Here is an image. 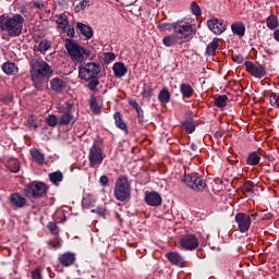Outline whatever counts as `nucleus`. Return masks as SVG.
<instances>
[{
	"mask_svg": "<svg viewBox=\"0 0 279 279\" xmlns=\"http://www.w3.org/2000/svg\"><path fill=\"white\" fill-rule=\"evenodd\" d=\"M29 68L31 78L35 88H40L45 81L53 75V68L43 59H32Z\"/></svg>",
	"mask_w": 279,
	"mask_h": 279,
	"instance_id": "nucleus-1",
	"label": "nucleus"
},
{
	"mask_svg": "<svg viewBox=\"0 0 279 279\" xmlns=\"http://www.w3.org/2000/svg\"><path fill=\"white\" fill-rule=\"evenodd\" d=\"M25 19L21 14L10 16L8 14L0 15V29L7 32L11 38H16L20 34H23V24Z\"/></svg>",
	"mask_w": 279,
	"mask_h": 279,
	"instance_id": "nucleus-2",
	"label": "nucleus"
},
{
	"mask_svg": "<svg viewBox=\"0 0 279 279\" xmlns=\"http://www.w3.org/2000/svg\"><path fill=\"white\" fill-rule=\"evenodd\" d=\"M99 73H101V65L95 62H88L78 66V77L88 83L89 90H95L99 84Z\"/></svg>",
	"mask_w": 279,
	"mask_h": 279,
	"instance_id": "nucleus-3",
	"label": "nucleus"
},
{
	"mask_svg": "<svg viewBox=\"0 0 279 279\" xmlns=\"http://www.w3.org/2000/svg\"><path fill=\"white\" fill-rule=\"evenodd\" d=\"M65 49L72 62H75V64H83L84 60L90 58V50L82 47L77 41L71 38L65 39Z\"/></svg>",
	"mask_w": 279,
	"mask_h": 279,
	"instance_id": "nucleus-4",
	"label": "nucleus"
},
{
	"mask_svg": "<svg viewBox=\"0 0 279 279\" xmlns=\"http://www.w3.org/2000/svg\"><path fill=\"white\" fill-rule=\"evenodd\" d=\"M172 27L178 45H184L195 36V28L189 22H177L172 24Z\"/></svg>",
	"mask_w": 279,
	"mask_h": 279,
	"instance_id": "nucleus-5",
	"label": "nucleus"
},
{
	"mask_svg": "<svg viewBox=\"0 0 279 279\" xmlns=\"http://www.w3.org/2000/svg\"><path fill=\"white\" fill-rule=\"evenodd\" d=\"M113 195L118 202H130L132 198V184L128 177L120 175L114 185Z\"/></svg>",
	"mask_w": 279,
	"mask_h": 279,
	"instance_id": "nucleus-6",
	"label": "nucleus"
},
{
	"mask_svg": "<svg viewBox=\"0 0 279 279\" xmlns=\"http://www.w3.org/2000/svg\"><path fill=\"white\" fill-rule=\"evenodd\" d=\"M49 187L44 182H32L24 189L26 197H45Z\"/></svg>",
	"mask_w": 279,
	"mask_h": 279,
	"instance_id": "nucleus-7",
	"label": "nucleus"
},
{
	"mask_svg": "<svg viewBox=\"0 0 279 279\" xmlns=\"http://www.w3.org/2000/svg\"><path fill=\"white\" fill-rule=\"evenodd\" d=\"M256 217L258 214H245V213H238L235 215V223H238L239 231L245 233L252 227V221H256Z\"/></svg>",
	"mask_w": 279,
	"mask_h": 279,
	"instance_id": "nucleus-8",
	"label": "nucleus"
},
{
	"mask_svg": "<svg viewBox=\"0 0 279 279\" xmlns=\"http://www.w3.org/2000/svg\"><path fill=\"white\" fill-rule=\"evenodd\" d=\"M182 182L186 184L193 191H204L206 189V181L197 175V173H191L182 179Z\"/></svg>",
	"mask_w": 279,
	"mask_h": 279,
	"instance_id": "nucleus-9",
	"label": "nucleus"
},
{
	"mask_svg": "<svg viewBox=\"0 0 279 279\" xmlns=\"http://www.w3.org/2000/svg\"><path fill=\"white\" fill-rule=\"evenodd\" d=\"M104 158H106V156L104 155V149H101V147L97 146V145H93L89 149V167L95 168V167H99V165H101V162H104Z\"/></svg>",
	"mask_w": 279,
	"mask_h": 279,
	"instance_id": "nucleus-10",
	"label": "nucleus"
},
{
	"mask_svg": "<svg viewBox=\"0 0 279 279\" xmlns=\"http://www.w3.org/2000/svg\"><path fill=\"white\" fill-rule=\"evenodd\" d=\"M9 206L13 210H21V208H25V206H27V198L19 192L12 193L9 196Z\"/></svg>",
	"mask_w": 279,
	"mask_h": 279,
	"instance_id": "nucleus-11",
	"label": "nucleus"
},
{
	"mask_svg": "<svg viewBox=\"0 0 279 279\" xmlns=\"http://www.w3.org/2000/svg\"><path fill=\"white\" fill-rule=\"evenodd\" d=\"M179 245L182 247V250H189L192 252V250H197V247H199V241L197 240V236L186 234L180 239Z\"/></svg>",
	"mask_w": 279,
	"mask_h": 279,
	"instance_id": "nucleus-12",
	"label": "nucleus"
},
{
	"mask_svg": "<svg viewBox=\"0 0 279 279\" xmlns=\"http://www.w3.org/2000/svg\"><path fill=\"white\" fill-rule=\"evenodd\" d=\"M246 71L253 75V77H265L267 75V70L264 65L260 64H254L251 61L244 62Z\"/></svg>",
	"mask_w": 279,
	"mask_h": 279,
	"instance_id": "nucleus-13",
	"label": "nucleus"
},
{
	"mask_svg": "<svg viewBox=\"0 0 279 279\" xmlns=\"http://www.w3.org/2000/svg\"><path fill=\"white\" fill-rule=\"evenodd\" d=\"M166 258L169 260L170 264L174 265L175 267H184L185 260L184 257L178 252H168L166 253Z\"/></svg>",
	"mask_w": 279,
	"mask_h": 279,
	"instance_id": "nucleus-14",
	"label": "nucleus"
},
{
	"mask_svg": "<svg viewBox=\"0 0 279 279\" xmlns=\"http://www.w3.org/2000/svg\"><path fill=\"white\" fill-rule=\"evenodd\" d=\"M210 32L216 34V36L223 34V32H226V23H223V20L213 17L210 20Z\"/></svg>",
	"mask_w": 279,
	"mask_h": 279,
	"instance_id": "nucleus-15",
	"label": "nucleus"
},
{
	"mask_svg": "<svg viewBox=\"0 0 279 279\" xmlns=\"http://www.w3.org/2000/svg\"><path fill=\"white\" fill-rule=\"evenodd\" d=\"M145 202L148 206H160L162 197L157 192H146Z\"/></svg>",
	"mask_w": 279,
	"mask_h": 279,
	"instance_id": "nucleus-16",
	"label": "nucleus"
},
{
	"mask_svg": "<svg viewBox=\"0 0 279 279\" xmlns=\"http://www.w3.org/2000/svg\"><path fill=\"white\" fill-rule=\"evenodd\" d=\"M76 29L80 32V34H82L84 38H86V40H90V38H93L94 36L93 27L82 22L76 23Z\"/></svg>",
	"mask_w": 279,
	"mask_h": 279,
	"instance_id": "nucleus-17",
	"label": "nucleus"
},
{
	"mask_svg": "<svg viewBox=\"0 0 279 279\" xmlns=\"http://www.w3.org/2000/svg\"><path fill=\"white\" fill-rule=\"evenodd\" d=\"M50 88L54 93H62V90H66V82L60 77H54L50 81Z\"/></svg>",
	"mask_w": 279,
	"mask_h": 279,
	"instance_id": "nucleus-18",
	"label": "nucleus"
},
{
	"mask_svg": "<svg viewBox=\"0 0 279 279\" xmlns=\"http://www.w3.org/2000/svg\"><path fill=\"white\" fill-rule=\"evenodd\" d=\"M59 263L62 267H71V265L75 264V254L73 253H63L59 256Z\"/></svg>",
	"mask_w": 279,
	"mask_h": 279,
	"instance_id": "nucleus-19",
	"label": "nucleus"
},
{
	"mask_svg": "<svg viewBox=\"0 0 279 279\" xmlns=\"http://www.w3.org/2000/svg\"><path fill=\"white\" fill-rule=\"evenodd\" d=\"M113 119H114L116 126L119 128V130H122V132H124L125 134H128V124L123 120L121 112L117 111L113 114Z\"/></svg>",
	"mask_w": 279,
	"mask_h": 279,
	"instance_id": "nucleus-20",
	"label": "nucleus"
},
{
	"mask_svg": "<svg viewBox=\"0 0 279 279\" xmlns=\"http://www.w3.org/2000/svg\"><path fill=\"white\" fill-rule=\"evenodd\" d=\"M70 123H75V117L73 116V111L71 110L64 112L59 118V125H69Z\"/></svg>",
	"mask_w": 279,
	"mask_h": 279,
	"instance_id": "nucleus-21",
	"label": "nucleus"
},
{
	"mask_svg": "<svg viewBox=\"0 0 279 279\" xmlns=\"http://www.w3.org/2000/svg\"><path fill=\"white\" fill-rule=\"evenodd\" d=\"M2 71L5 75H16L19 73V66L14 62H5L2 64Z\"/></svg>",
	"mask_w": 279,
	"mask_h": 279,
	"instance_id": "nucleus-22",
	"label": "nucleus"
},
{
	"mask_svg": "<svg viewBox=\"0 0 279 279\" xmlns=\"http://www.w3.org/2000/svg\"><path fill=\"white\" fill-rule=\"evenodd\" d=\"M113 73L117 77H123L128 73V68H125V63L123 62L114 63Z\"/></svg>",
	"mask_w": 279,
	"mask_h": 279,
	"instance_id": "nucleus-23",
	"label": "nucleus"
},
{
	"mask_svg": "<svg viewBox=\"0 0 279 279\" xmlns=\"http://www.w3.org/2000/svg\"><path fill=\"white\" fill-rule=\"evenodd\" d=\"M31 156H32L33 160H35V162H37V165H40V166L45 165V154H43L37 148L31 149Z\"/></svg>",
	"mask_w": 279,
	"mask_h": 279,
	"instance_id": "nucleus-24",
	"label": "nucleus"
},
{
	"mask_svg": "<svg viewBox=\"0 0 279 279\" xmlns=\"http://www.w3.org/2000/svg\"><path fill=\"white\" fill-rule=\"evenodd\" d=\"M58 28L61 29L62 34L66 32V27H69V16L65 14H60L57 20Z\"/></svg>",
	"mask_w": 279,
	"mask_h": 279,
	"instance_id": "nucleus-25",
	"label": "nucleus"
},
{
	"mask_svg": "<svg viewBox=\"0 0 279 279\" xmlns=\"http://www.w3.org/2000/svg\"><path fill=\"white\" fill-rule=\"evenodd\" d=\"M231 31L233 34H235V36H240V38L245 36V25L241 22L233 23L231 25Z\"/></svg>",
	"mask_w": 279,
	"mask_h": 279,
	"instance_id": "nucleus-26",
	"label": "nucleus"
},
{
	"mask_svg": "<svg viewBox=\"0 0 279 279\" xmlns=\"http://www.w3.org/2000/svg\"><path fill=\"white\" fill-rule=\"evenodd\" d=\"M242 193L245 195V197H254V183L251 181L244 182Z\"/></svg>",
	"mask_w": 279,
	"mask_h": 279,
	"instance_id": "nucleus-27",
	"label": "nucleus"
},
{
	"mask_svg": "<svg viewBox=\"0 0 279 279\" xmlns=\"http://www.w3.org/2000/svg\"><path fill=\"white\" fill-rule=\"evenodd\" d=\"M266 25L268 29H278L279 27V21L278 16L271 14L266 19Z\"/></svg>",
	"mask_w": 279,
	"mask_h": 279,
	"instance_id": "nucleus-28",
	"label": "nucleus"
},
{
	"mask_svg": "<svg viewBox=\"0 0 279 279\" xmlns=\"http://www.w3.org/2000/svg\"><path fill=\"white\" fill-rule=\"evenodd\" d=\"M158 99L160 104H169L171 100V94L169 93V89L162 88L158 94Z\"/></svg>",
	"mask_w": 279,
	"mask_h": 279,
	"instance_id": "nucleus-29",
	"label": "nucleus"
},
{
	"mask_svg": "<svg viewBox=\"0 0 279 279\" xmlns=\"http://www.w3.org/2000/svg\"><path fill=\"white\" fill-rule=\"evenodd\" d=\"M180 90L183 97L185 98L193 97V87L190 84L182 83L180 85Z\"/></svg>",
	"mask_w": 279,
	"mask_h": 279,
	"instance_id": "nucleus-30",
	"label": "nucleus"
},
{
	"mask_svg": "<svg viewBox=\"0 0 279 279\" xmlns=\"http://www.w3.org/2000/svg\"><path fill=\"white\" fill-rule=\"evenodd\" d=\"M258 162H260V154H259V153H256V151L251 153V154L248 155V158H247V160H246V163H247V165H251V166H256V165H258Z\"/></svg>",
	"mask_w": 279,
	"mask_h": 279,
	"instance_id": "nucleus-31",
	"label": "nucleus"
},
{
	"mask_svg": "<svg viewBox=\"0 0 279 279\" xmlns=\"http://www.w3.org/2000/svg\"><path fill=\"white\" fill-rule=\"evenodd\" d=\"M49 49H51V41H49V39H43L38 45L37 51L45 53L49 51Z\"/></svg>",
	"mask_w": 279,
	"mask_h": 279,
	"instance_id": "nucleus-32",
	"label": "nucleus"
},
{
	"mask_svg": "<svg viewBox=\"0 0 279 279\" xmlns=\"http://www.w3.org/2000/svg\"><path fill=\"white\" fill-rule=\"evenodd\" d=\"M162 43L165 47H173L175 43H178V38L175 37V34L173 35H167L163 37Z\"/></svg>",
	"mask_w": 279,
	"mask_h": 279,
	"instance_id": "nucleus-33",
	"label": "nucleus"
},
{
	"mask_svg": "<svg viewBox=\"0 0 279 279\" xmlns=\"http://www.w3.org/2000/svg\"><path fill=\"white\" fill-rule=\"evenodd\" d=\"M49 180L52 184H58V182H62V180H64V175L60 171L52 172L49 174Z\"/></svg>",
	"mask_w": 279,
	"mask_h": 279,
	"instance_id": "nucleus-34",
	"label": "nucleus"
},
{
	"mask_svg": "<svg viewBox=\"0 0 279 279\" xmlns=\"http://www.w3.org/2000/svg\"><path fill=\"white\" fill-rule=\"evenodd\" d=\"M8 168L11 171V173H19V171H21V166L19 165V160L16 159H11L8 162Z\"/></svg>",
	"mask_w": 279,
	"mask_h": 279,
	"instance_id": "nucleus-35",
	"label": "nucleus"
},
{
	"mask_svg": "<svg viewBox=\"0 0 279 279\" xmlns=\"http://www.w3.org/2000/svg\"><path fill=\"white\" fill-rule=\"evenodd\" d=\"M45 121L49 128H56V125L59 123L58 117H56V114H49L46 117Z\"/></svg>",
	"mask_w": 279,
	"mask_h": 279,
	"instance_id": "nucleus-36",
	"label": "nucleus"
},
{
	"mask_svg": "<svg viewBox=\"0 0 279 279\" xmlns=\"http://www.w3.org/2000/svg\"><path fill=\"white\" fill-rule=\"evenodd\" d=\"M230 100V96L222 95L215 98V106H226Z\"/></svg>",
	"mask_w": 279,
	"mask_h": 279,
	"instance_id": "nucleus-37",
	"label": "nucleus"
},
{
	"mask_svg": "<svg viewBox=\"0 0 279 279\" xmlns=\"http://www.w3.org/2000/svg\"><path fill=\"white\" fill-rule=\"evenodd\" d=\"M183 128L189 132V134H193L195 132V122L193 120L182 122Z\"/></svg>",
	"mask_w": 279,
	"mask_h": 279,
	"instance_id": "nucleus-38",
	"label": "nucleus"
},
{
	"mask_svg": "<svg viewBox=\"0 0 279 279\" xmlns=\"http://www.w3.org/2000/svg\"><path fill=\"white\" fill-rule=\"evenodd\" d=\"M12 101H14V94L12 93H8L1 96V102L4 105L12 104Z\"/></svg>",
	"mask_w": 279,
	"mask_h": 279,
	"instance_id": "nucleus-39",
	"label": "nucleus"
},
{
	"mask_svg": "<svg viewBox=\"0 0 279 279\" xmlns=\"http://www.w3.org/2000/svg\"><path fill=\"white\" fill-rule=\"evenodd\" d=\"M217 49H219V38H214L210 43V56H215Z\"/></svg>",
	"mask_w": 279,
	"mask_h": 279,
	"instance_id": "nucleus-40",
	"label": "nucleus"
},
{
	"mask_svg": "<svg viewBox=\"0 0 279 279\" xmlns=\"http://www.w3.org/2000/svg\"><path fill=\"white\" fill-rule=\"evenodd\" d=\"M269 101H270V106H279V95L276 93H271Z\"/></svg>",
	"mask_w": 279,
	"mask_h": 279,
	"instance_id": "nucleus-41",
	"label": "nucleus"
},
{
	"mask_svg": "<svg viewBox=\"0 0 279 279\" xmlns=\"http://www.w3.org/2000/svg\"><path fill=\"white\" fill-rule=\"evenodd\" d=\"M191 10L195 16H199V14H202V9H199V5L196 2H192Z\"/></svg>",
	"mask_w": 279,
	"mask_h": 279,
	"instance_id": "nucleus-42",
	"label": "nucleus"
},
{
	"mask_svg": "<svg viewBox=\"0 0 279 279\" xmlns=\"http://www.w3.org/2000/svg\"><path fill=\"white\" fill-rule=\"evenodd\" d=\"M93 204H95V201H93L90 196L83 198V206H85V208H92Z\"/></svg>",
	"mask_w": 279,
	"mask_h": 279,
	"instance_id": "nucleus-43",
	"label": "nucleus"
},
{
	"mask_svg": "<svg viewBox=\"0 0 279 279\" xmlns=\"http://www.w3.org/2000/svg\"><path fill=\"white\" fill-rule=\"evenodd\" d=\"M262 221H269L274 215H271V213L269 211H263L260 215H259Z\"/></svg>",
	"mask_w": 279,
	"mask_h": 279,
	"instance_id": "nucleus-44",
	"label": "nucleus"
},
{
	"mask_svg": "<svg viewBox=\"0 0 279 279\" xmlns=\"http://www.w3.org/2000/svg\"><path fill=\"white\" fill-rule=\"evenodd\" d=\"M88 112H90V114H101V107L90 106Z\"/></svg>",
	"mask_w": 279,
	"mask_h": 279,
	"instance_id": "nucleus-45",
	"label": "nucleus"
},
{
	"mask_svg": "<svg viewBox=\"0 0 279 279\" xmlns=\"http://www.w3.org/2000/svg\"><path fill=\"white\" fill-rule=\"evenodd\" d=\"M114 52H107L105 53V61L110 64V62H114Z\"/></svg>",
	"mask_w": 279,
	"mask_h": 279,
	"instance_id": "nucleus-46",
	"label": "nucleus"
},
{
	"mask_svg": "<svg viewBox=\"0 0 279 279\" xmlns=\"http://www.w3.org/2000/svg\"><path fill=\"white\" fill-rule=\"evenodd\" d=\"M32 278L33 279H43L41 269L37 268V269L33 270L32 271Z\"/></svg>",
	"mask_w": 279,
	"mask_h": 279,
	"instance_id": "nucleus-47",
	"label": "nucleus"
},
{
	"mask_svg": "<svg viewBox=\"0 0 279 279\" xmlns=\"http://www.w3.org/2000/svg\"><path fill=\"white\" fill-rule=\"evenodd\" d=\"M48 229L50 230V232H52V234L58 235V225H56V222H49L48 225Z\"/></svg>",
	"mask_w": 279,
	"mask_h": 279,
	"instance_id": "nucleus-48",
	"label": "nucleus"
},
{
	"mask_svg": "<svg viewBox=\"0 0 279 279\" xmlns=\"http://www.w3.org/2000/svg\"><path fill=\"white\" fill-rule=\"evenodd\" d=\"M49 246L52 247L53 250H58V247H60V238H56L54 240H51L49 242Z\"/></svg>",
	"mask_w": 279,
	"mask_h": 279,
	"instance_id": "nucleus-49",
	"label": "nucleus"
},
{
	"mask_svg": "<svg viewBox=\"0 0 279 279\" xmlns=\"http://www.w3.org/2000/svg\"><path fill=\"white\" fill-rule=\"evenodd\" d=\"M28 125H29L31 128H34V130H37V129H38V124H36V117L31 116V117L28 118Z\"/></svg>",
	"mask_w": 279,
	"mask_h": 279,
	"instance_id": "nucleus-50",
	"label": "nucleus"
},
{
	"mask_svg": "<svg viewBox=\"0 0 279 279\" xmlns=\"http://www.w3.org/2000/svg\"><path fill=\"white\" fill-rule=\"evenodd\" d=\"M158 28L168 29V32H171L173 29V24H167V23L158 24Z\"/></svg>",
	"mask_w": 279,
	"mask_h": 279,
	"instance_id": "nucleus-51",
	"label": "nucleus"
},
{
	"mask_svg": "<svg viewBox=\"0 0 279 279\" xmlns=\"http://www.w3.org/2000/svg\"><path fill=\"white\" fill-rule=\"evenodd\" d=\"M86 5H88V1L87 0H83L78 3V5L75 7L76 12H80V10H85Z\"/></svg>",
	"mask_w": 279,
	"mask_h": 279,
	"instance_id": "nucleus-52",
	"label": "nucleus"
},
{
	"mask_svg": "<svg viewBox=\"0 0 279 279\" xmlns=\"http://www.w3.org/2000/svg\"><path fill=\"white\" fill-rule=\"evenodd\" d=\"M134 108H135V110L137 112V117H138L140 123H143V119H144V117H143V109L141 107H138V106H135Z\"/></svg>",
	"mask_w": 279,
	"mask_h": 279,
	"instance_id": "nucleus-53",
	"label": "nucleus"
},
{
	"mask_svg": "<svg viewBox=\"0 0 279 279\" xmlns=\"http://www.w3.org/2000/svg\"><path fill=\"white\" fill-rule=\"evenodd\" d=\"M99 182L101 186H108V182H110V179L108 178V175H102L100 177Z\"/></svg>",
	"mask_w": 279,
	"mask_h": 279,
	"instance_id": "nucleus-54",
	"label": "nucleus"
},
{
	"mask_svg": "<svg viewBox=\"0 0 279 279\" xmlns=\"http://www.w3.org/2000/svg\"><path fill=\"white\" fill-rule=\"evenodd\" d=\"M66 36H69V38H74L75 37V27L69 26Z\"/></svg>",
	"mask_w": 279,
	"mask_h": 279,
	"instance_id": "nucleus-55",
	"label": "nucleus"
},
{
	"mask_svg": "<svg viewBox=\"0 0 279 279\" xmlns=\"http://www.w3.org/2000/svg\"><path fill=\"white\" fill-rule=\"evenodd\" d=\"M243 56L242 54H233V62H236V64L243 63Z\"/></svg>",
	"mask_w": 279,
	"mask_h": 279,
	"instance_id": "nucleus-56",
	"label": "nucleus"
},
{
	"mask_svg": "<svg viewBox=\"0 0 279 279\" xmlns=\"http://www.w3.org/2000/svg\"><path fill=\"white\" fill-rule=\"evenodd\" d=\"M89 106H97V97L90 96V98H89Z\"/></svg>",
	"mask_w": 279,
	"mask_h": 279,
	"instance_id": "nucleus-57",
	"label": "nucleus"
},
{
	"mask_svg": "<svg viewBox=\"0 0 279 279\" xmlns=\"http://www.w3.org/2000/svg\"><path fill=\"white\" fill-rule=\"evenodd\" d=\"M191 149H192L193 151H195V149H197V145L192 144V145H191Z\"/></svg>",
	"mask_w": 279,
	"mask_h": 279,
	"instance_id": "nucleus-58",
	"label": "nucleus"
},
{
	"mask_svg": "<svg viewBox=\"0 0 279 279\" xmlns=\"http://www.w3.org/2000/svg\"><path fill=\"white\" fill-rule=\"evenodd\" d=\"M206 52H207V53H210V44L207 45Z\"/></svg>",
	"mask_w": 279,
	"mask_h": 279,
	"instance_id": "nucleus-59",
	"label": "nucleus"
},
{
	"mask_svg": "<svg viewBox=\"0 0 279 279\" xmlns=\"http://www.w3.org/2000/svg\"><path fill=\"white\" fill-rule=\"evenodd\" d=\"M217 138H221L223 135L221 133H216Z\"/></svg>",
	"mask_w": 279,
	"mask_h": 279,
	"instance_id": "nucleus-60",
	"label": "nucleus"
},
{
	"mask_svg": "<svg viewBox=\"0 0 279 279\" xmlns=\"http://www.w3.org/2000/svg\"><path fill=\"white\" fill-rule=\"evenodd\" d=\"M144 97H149V93L144 92Z\"/></svg>",
	"mask_w": 279,
	"mask_h": 279,
	"instance_id": "nucleus-61",
	"label": "nucleus"
},
{
	"mask_svg": "<svg viewBox=\"0 0 279 279\" xmlns=\"http://www.w3.org/2000/svg\"><path fill=\"white\" fill-rule=\"evenodd\" d=\"M35 7L36 8H40V3H35Z\"/></svg>",
	"mask_w": 279,
	"mask_h": 279,
	"instance_id": "nucleus-62",
	"label": "nucleus"
},
{
	"mask_svg": "<svg viewBox=\"0 0 279 279\" xmlns=\"http://www.w3.org/2000/svg\"><path fill=\"white\" fill-rule=\"evenodd\" d=\"M131 106H138V104H136V102H131Z\"/></svg>",
	"mask_w": 279,
	"mask_h": 279,
	"instance_id": "nucleus-63",
	"label": "nucleus"
},
{
	"mask_svg": "<svg viewBox=\"0 0 279 279\" xmlns=\"http://www.w3.org/2000/svg\"><path fill=\"white\" fill-rule=\"evenodd\" d=\"M207 25H208V27H210V20L207 21Z\"/></svg>",
	"mask_w": 279,
	"mask_h": 279,
	"instance_id": "nucleus-64",
	"label": "nucleus"
}]
</instances>
